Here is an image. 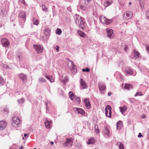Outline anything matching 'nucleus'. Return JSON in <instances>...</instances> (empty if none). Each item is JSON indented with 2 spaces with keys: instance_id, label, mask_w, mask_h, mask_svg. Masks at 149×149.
Listing matches in <instances>:
<instances>
[{
  "instance_id": "50",
  "label": "nucleus",
  "mask_w": 149,
  "mask_h": 149,
  "mask_svg": "<svg viewBox=\"0 0 149 149\" xmlns=\"http://www.w3.org/2000/svg\"><path fill=\"white\" fill-rule=\"evenodd\" d=\"M19 1L22 3L24 5L27 6L26 4L25 3L24 0H19Z\"/></svg>"
},
{
  "instance_id": "37",
  "label": "nucleus",
  "mask_w": 149,
  "mask_h": 149,
  "mask_svg": "<svg viewBox=\"0 0 149 149\" xmlns=\"http://www.w3.org/2000/svg\"><path fill=\"white\" fill-rule=\"evenodd\" d=\"M109 116L108 115V117L109 118H111V108L110 106L109 107Z\"/></svg>"
},
{
  "instance_id": "16",
  "label": "nucleus",
  "mask_w": 149,
  "mask_h": 149,
  "mask_svg": "<svg viewBox=\"0 0 149 149\" xmlns=\"http://www.w3.org/2000/svg\"><path fill=\"white\" fill-rule=\"evenodd\" d=\"M45 124L46 128L47 129H49L51 126L52 122L51 121H48L46 119Z\"/></svg>"
},
{
  "instance_id": "7",
  "label": "nucleus",
  "mask_w": 149,
  "mask_h": 149,
  "mask_svg": "<svg viewBox=\"0 0 149 149\" xmlns=\"http://www.w3.org/2000/svg\"><path fill=\"white\" fill-rule=\"evenodd\" d=\"M106 31L107 37L110 38H113L114 36L113 30L107 28L106 29Z\"/></svg>"
},
{
  "instance_id": "46",
  "label": "nucleus",
  "mask_w": 149,
  "mask_h": 149,
  "mask_svg": "<svg viewBox=\"0 0 149 149\" xmlns=\"http://www.w3.org/2000/svg\"><path fill=\"white\" fill-rule=\"evenodd\" d=\"M124 50H125V52H128V47L127 45H125Z\"/></svg>"
},
{
  "instance_id": "49",
  "label": "nucleus",
  "mask_w": 149,
  "mask_h": 149,
  "mask_svg": "<svg viewBox=\"0 0 149 149\" xmlns=\"http://www.w3.org/2000/svg\"><path fill=\"white\" fill-rule=\"evenodd\" d=\"M33 23L34 24L37 25L39 24L38 21V20H36L33 22Z\"/></svg>"
},
{
  "instance_id": "22",
  "label": "nucleus",
  "mask_w": 149,
  "mask_h": 149,
  "mask_svg": "<svg viewBox=\"0 0 149 149\" xmlns=\"http://www.w3.org/2000/svg\"><path fill=\"white\" fill-rule=\"evenodd\" d=\"M123 124L121 121H118L116 123V129L117 130H120L122 127Z\"/></svg>"
},
{
  "instance_id": "12",
  "label": "nucleus",
  "mask_w": 149,
  "mask_h": 149,
  "mask_svg": "<svg viewBox=\"0 0 149 149\" xmlns=\"http://www.w3.org/2000/svg\"><path fill=\"white\" fill-rule=\"evenodd\" d=\"M88 99L85 98L84 100L85 105L86 108L89 109L91 108V104L88 100Z\"/></svg>"
},
{
  "instance_id": "1",
  "label": "nucleus",
  "mask_w": 149,
  "mask_h": 149,
  "mask_svg": "<svg viewBox=\"0 0 149 149\" xmlns=\"http://www.w3.org/2000/svg\"><path fill=\"white\" fill-rule=\"evenodd\" d=\"M12 120L13 121L12 122V125L13 126L15 127H17L19 126L21 122L18 116L16 115H15L13 117Z\"/></svg>"
},
{
  "instance_id": "41",
  "label": "nucleus",
  "mask_w": 149,
  "mask_h": 149,
  "mask_svg": "<svg viewBox=\"0 0 149 149\" xmlns=\"http://www.w3.org/2000/svg\"><path fill=\"white\" fill-rule=\"evenodd\" d=\"M146 18L149 19V11H147L146 12Z\"/></svg>"
},
{
  "instance_id": "26",
  "label": "nucleus",
  "mask_w": 149,
  "mask_h": 149,
  "mask_svg": "<svg viewBox=\"0 0 149 149\" xmlns=\"http://www.w3.org/2000/svg\"><path fill=\"white\" fill-rule=\"evenodd\" d=\"M95 142L94 139L93 138H91L88 140L87 143L88 144H93Z\"/></svg>"
},
{
  "instance_id": "19",
  "label": "nucleus",
  "mask_w": 149,
  "mask_h": 149,
  "mask_svg": "<svg viewBox=\"0 0 149 149\" xmlns=\"http://www.w3.org/2000/svg\"><path fill=\"white\" fill-rule=\"evenodd\" d=\"M77 33L82 38H84L86 37V35L85 33L79 30L77 31Z\"/></svg>"
},
{
  "instance_id": "60",
  "label": "nucleus",
  "mask_w": 149,
  "mask_h": 149,
  "mask_svg": "<svg viewBox=\"0 0 149 149\" xmlns=\"http://www.w3.org/2000/svg\"><path fill=\"white\" fill-rule=\"evenodd\" d=\"M4 67L6 68H9V66L7 65H5L4 66Z\"/></svg>"
},
{
  "instance_id": "56",
  "label": "nucleus",
  "mask_w": 149,
  "mask_h": 149,
  "mask_svg": "<svg viewBox=\"0 0 149 149\" xmlns=\"http://www.w3.org/2000/svg\"><path fill=\"white\" fill-rule=\"evenodd\" d=\"M80 8L81 9H82L83 10H86V8L85 7H84L83 6H80Z\"/></svg>"
},
{
  "instance_id": "15",
  "label": "nucleus",
  "mask_w": 149,
  "mask_h": 149,
  "mask_svg": "<svg viewBox=\"0 0 149 149\" xmlns=\"http://www.w3.org/2000/svg\"><path fill=\"white\" fill-rule=\"evenodd\" d=\"M112 0H106L104 2V5L106 7L110 6L112 3Z\"/></svg>"
},
{
  "instance_id": "13",
  "label": "nucleus",
  "mask_w": 149,
  "mask_h": 149,
  "mask_svg": "<svg viewBox=\"0 0 149 149\" xmlns=\"http://www.w3.org/2000/svg\"><path fill=\"white\" fill-rule=\"evenodd\" d=\"M81 88L82 89H84L86 88L87 84L84 80L81 78Z\"/></svg>"
},
{
  "instance_id": "32",
  "label": "nucleus",
  "mask_w": 149,
  "mask_h": 149,
  "mask_svg": "<svg viewBox=\"0 0 149 149\" xmlns=\"http://www.w3.org/2000/svg\"><path fill=\"white\" fill-rule=\"evenodd\" d=\"M69 95L70 98L72 100H73L74 97V93L72 92H70L69 93Z\"/></svg>"
},
{
  "instance_id": "21",
  "label": "nucleus",
  "mask_w": 149,
  "mask_h": 149,
  "mask_svg": "<svg viewBox=\"0 0 149 149\" xmlns=\"http://www.w3.org/2000/svg\"><path fill=\"white\" fill-rule=\"evenodd\" d=\"M134 57L136 60L139 57V53L138 51H136L135 49L134 50Z\"/></svg>"
},
{
  "instance_id": "27",
  "label": "nucleus",
  "mask_w": 149,
  "mask_h": 149,
  "mask_svg": "<svg viewBox=\"0 0 149 149\" xmlns=\"http://www.w3.org/2000/svg\"><path fill=\"white\" fill-rule=\"evenodd\" d=\"M145 0H139V2L140 5V6L142 9H143L144 8V5L145 4V2L144 1Z\"/></svg>"
},
{
  "instance_id": "6",
  "label": "nucleus",
  "mask_w": 149,
  "mask_h": 149,
  "mask_svg": "<svg viewBox=\"0 0 149 149\" xmlns=\"http://www.w3.org/2000/svg\"><path fill=\"white\" fill-rule=\"evenodd\" d=\"M84 19L80 17L79 20H78L77 24L82 29H84L85 27V23L84 22Z\"/></svg>"
},
{
  "instance_id": "42",
  "label": "nucleus",
  "mask_w": 149,
  "mask_h": 149,
  "mask_svg": "<svg viewBox=\"0 0 149 149\" xmlns=\"http://www.w3.org/2000/svg\"><path fill=\"white\" fill-rule=\"evenodd\" d=\"M75 101L77 102L78 104H79L80 102V99L79 97H77L75 98Z\"/></svg>"
},
{
  "instance_id": "59",
  "label": "nucleus",
  "mask_w": 149,
  "mask_h": 149,
  "mask_svg": "<svg viewBox=\"0 0 149 149\" xmlns=\"http://www.w3.org/2000/svg\"><path fill=\"white\" fill-rule=\"evenodd\" d=\"M112 94V93L110 92H109L108 93V95L109 96H110Z\"/></svg>"
},
{
  "instance_id": "30",
  "label": "nucleus",
  "mask_w": 149,
  "mask_h": 149,
  "mask_svg": "<svg viewBox=\"0 0 149 149\" xmlns=\"http://www.w3.org/2000/svg\"><path fill=\"white\" fill-rule=\"evenodd\" d=\"M110 107V106L108 105H107L106 107L105 108V115L106 116H108V110L109 111V107Z\"/></svg>"
},
{
  "instance_id": "33",
  "label": "nucleus",
  "mask_w": 149,
  "mask_h": 149,
  "mask_svg": "<svg viewBox=\"0 0 149 149\" xmlns=\"http://www.w3.org/2000/svg\"><path fill=\"white\" fill-rule=\"evenodd\" d=\"M42 10L45 12H48V8L46 7V6L44 5H42Z\"/></svg>"
},
{
  "instance_id": "47",
  "label": "nucleus",
  "mask_w": 149,
  "mask_h": 149,
  "mask_svg": "<svg viewBox=\"0 0 149 149\" xmlns=\"http://www.w3.org/2000/svg\"><path fill=\"white\" fill-rule=\"evenodd\" d=\"M91 1V0H84L85 4L86 5H87V4H88V3Z\"/></svg>"
},
{
  "instance_id": "34",
  "label": "nucleus",
  "mask_w": 149,
  "mask_h": 149,
  "mask_svg": "<svg viewBox=\"0 0 149 149\" xmlns=\"http://www.w3.org/2000/svg\"><path fill=\"white\" fill-rule=\"evenodd\" d=\"M62 33L61 30L59 28H57L56 30V34L60 35Z\"/></svg>"
},
{
  "instance_id": "35",
  "label": "nucleus",
  "mask_w": 149,
  "mask_h": 149,
  "mask_svg": "<svg viewBox=\"0 0 149 149\" xmlns=\"http://www.w3.org/2000/svg\"><path fill=\"white\" fill-rule=\"evenodd\" d=\"M95 132L97 134L99 133V130L98 129V126L97 125H95Z\"/></svg>"
},
{
  "instance_id": "31",
  "label": "nucleus",
  "mask_w": 149,
  "mask_h": 149,
  "mask_svg": "<svg viewBox=\"0 0 149 149\" xmlns=\"http://www.w3.org/2000/svg\"><path fill=\"white\" fill-rule=\"evenodd\" d=\"M70 61L71 63V64L73 68V70H74V73L76 72L77 70L76 69V66L73 63L72 61H71V60H70Z\"/></svg>"
},
{
  "instance_id": "43",
  "label": "nucleus",
  "mask_w": 149,
  "mask_h": 149,
  "mask_svg": "<svg viewBox=\"0 0 149 149\" xmlns=\"http://www.w3.org/2000/svg\"><path fill=\"white\" fill-rule=\"evenodd\" d=\"M89 69L88 68H84L82 69V71L84 72L86 71L87 72H88L89 71Z\"/></svg>"
},
{
  "instance_id": "61",
  "label": "nucleus",
  "mask_w": 149,
  "mask_h": 149,
  "mask_svg": "<svg viewBox=\"0 0 149 149\" xmlns=\"http://www.w3.org/2000/svg\"><path fill=\"white\" fill-rule=\"evenodd\" d=\"M48 102V104H50V102L48 100H47V101L46 102Z\"/></svg>"
},
{
  "instance_id": "2",
  "label": "nucleus",
  "mask_w": 149,
  "mask_h": 149,
  "mask_svg": "<svg viewBox=\"0 0 149 149\" xmlns=\"http://www.w3.org/2000/svg\"><path fill=\"white\" fill-rule=\"evenodd\" d=\"M98 85L100 93L104 95V91L106 88L105 85L104 84L101 83H99Z\"/></svg>"
},
{
  "instance_id": "14",
  "label": "nucleus",
  "mask_w": 149,
  "mask_h": 149,
  "mask_svg": "<svg viewBox=\"0 0 149 149\" xmlns=\"http://www.w3.org/2000/svg\"><path fill=\"white\" fill-rule=\"evenodd\" d=\"M19 78L22 80L24 83L26 82L27 78L26 76L25 75L23 74H19Z\"/></svg>"
},
{
  "instance_id": "9",
  "label": "nucleus",
  "mask_w": 149,
  "mask_h": 149,
  "mask_svg": "<svg viewBox=\"0 0 149 149\" xmlns=\"http://www.w3.org/2000/svg\"><path fill=\"white\" fill-rule=\"evenodd\" d=\"M73 109L75 112L76 111L78 113L82 115H84L85 114V112L84 111L80 108L77 107H74Z\"/></svg>"
},
{
  "instance_id": "10",
  "label": "nucleus",
  "mask_w": 149,
  "mask_h": 149,
  "mask_svg": "<svg viewBox=\"0 0 149 149\" xmlns=\"http://www.w3.org/2000/svg\"><path fill=\"white\" fill-rule=\"evenodd\" d=\"M133 16V13L130 11H128L125 13V15L124 17V19L125 18L127 19H129L132 17Z\"/></svg>"
},
{
  "instance_id": "40",
  "label": "nucleus",
  "mask_w": 149,
  "mask_h": 149,
  "mask_svg": "<svg viewBox=\"0 0 149 149\" xmlns=\"http://www.w3.org/2000/svg\"><path fill=\"white\" fill-rule=\"evenodd\" d=\"M0 84L1 85L4 84V80L3 78L1 77H0Z\"/></svg>"
},
{
  "instance_id": "5",
  "label": "nucleus",
  "mask_w": 149,
  "mask_h": 149,
  "mask_svg": "<svg viewBox=\"0 0 149 149\" xmlns=\"http://www.w3.org/2000/svg\"><path fill=\"white\" fill-rule=\"evenodd\" d=\"M1 43L3 47L6 48H8L10 45V42L9 40L6 38L1 39Z\"/></svg>"
},
{
  "instance_id": "25",
  "label": "nucleus",
  "mask_w": 149,
  "mask_h": 149,
  "mask_svg": "<svg viewBox=\"0 0 149 149\" xmlns=\"http://www.w3.org/2000/svg\"><path fill=\"white\" fill-rule=\"evenodd\" d=\"M119 109L120 110V112H121L122 114H123L124 112L126 111L127 110V107L126 106H124L122 107H119Z\"/></svg>"
},
{
  "instance_id": "18",
  "label": "nucleus",
  "mask_w": 149,
  "mask_h": 149,
  "mask_svg": "<svg viewBox=\"0 0 149 149\" xmlns=\"http://www.w3.org/2000/svg\"><path fill=\"white\" fill-rule=\"evenodd\" d=\"M50 30L48 27H46L44 31L45 34L47 36H50Z\"/></svg>"
},
{
  "instance_id": "55",
  "label": "nucleus",
  "mask_w": 149,
  "mask_h": 149,
  "mask_svg": "<svg viewBox=\"0 0 149 149\" xmlns=\"http://www.w3.org/2000/svg\"><path fill=\"white\" fill-rule=\"evenodd\" d=\"M67 10L68 11L72 12V10L70 7H68L67 8Z\"/></svg>"
},
{
  "instance_id": "44",
  "label": "nucleus",
  "mask_w": 149,
  "mask_h": 149,
  "mask_svg": "<svg viewBox=\"0 0 149 149\" xmlns=\"http://www.w3.org/2000/svg\"><path fill=\"white\" fill-rule=\"evenodd\" d=\"M145 46L147 51L149 53V45L148 44L146 45Z\"/></svg>"
},
{
  "instance_id": "3",
  "label": "nucleus",
  "mask_w": 149,
  "mask_h": 149,
  "mask_svg": "<svg viewBox=\"0 0 149 149\" xmlns=\"http://www.w3.org/2000/svg\"><path fill=\"white\" fill-rule=\"evenodd\" d=\"M72 143L73 141L71 138H67L66 141L63 143V145L65 147H71Z\"/></svg>"
},
{
  "instance_id": "54",
  "label": "nucleus",
  "mask_w": 149,
  "mask_h": 149,
  "mask_svg": "<svg viewBox=\"0 0 149 149\" xmlns=\"http://www.w3.org/2000/svg\"><path fill=\"white\" fill-rule=\"evenodd\" d=\"M143 136L142 135V134L141 133H139L138 135V137L139 138H140L141 137H143Z\"/></svg>"
},
{
  "instance_id": "57",
  "label": "nucleus",
  "mask_w": 149,
  "mask_h": 149,
  "mask_svg": "<svg viewBox=\"0 0 149 149\" xmlns=\"http://www.w3.org/2000/svg\"><path fill=\"white\" fill-rule=\"evenodd\" d=\"M59 46H58V45L56 46L55 47V49L57 52H58L59 51Z\"/></svg>"
},
{
  "instance_id": "38",
  "label": "nucleus",
  "mask_w": 149,
  "mask_h": 149,
  "mask_svg": "<svg viewBox=\"0 0 149 149\" xmlns=\"http://www.w3.org/2000/svg\"><path fill=\"white\" fill-rule=\"evenodd\" d=\"M18 102L19 104H21L24 103V100L23 98H22L18 100Z\"/></svg>"
},
{
  "instance_id": "11",
  "label": "nucleus",
  "mask_w": 149,
  "mask_h": 149,
  "mask_svg": "<svg viewBox=\"0 0 149 149\" xmlns=\"http://www.w3.org/2000/svg\"><path fill=\"white\" fill-rule=\"evenodd\" d=\"M7 125V122L4 120L0 121V130H2L4 129Z\"/></svg>"
},
{
  "instance_id": "24",
  "label": "nucleus",
  "mask_w": 149,
  "mask_h": 149,
  "mask_svg": "<svg viewBox=\"0 0 149 149\" xmlns=\"http://www.w3.org/2000/svg\"><path fill=\"white\" fill-rule=\"evenodd\" d=\"M124 88L126 90H129L130 88H132L133 86L131 84L126 83Z\"/></svg>"
},
{
  "instance_id": "58",
  "label": "nucleus",
  "mask_w": 149,
  "mask_h": 149,
  "mask_svg": "<svg viewBox=\"0 0 149 149\" xmlns=\"http://www.w3.org/2000/svg\"><path fill=\"white\" fill-rule=\"evenodd\" d=\"M146 117V116L144 115H143L142 116H141V118H145Z\"/></svg>"
},
{
  "instance_id": "28",
  "label": "nucleus",
  "mask_w": 149,
  "mask_h": 149,
  "mask_svg": "<svg viewBox=\"0 0 149 149\" xmlns=\"http://www.w3.org/2000/svg\"><path fill=\"white\" fill-rule=\"evenodd\" d=\"M117 144L118 145L119 149H124V146L121 142H117Z\"/></svg>"
},
{
  "instance_id": "39",
  "label": "nucleus",
  "mask_w": 149,
  "mask_h": 149,
  "mask_svg": "<svg viewBox=\"0 0 149 149\" xmlns=\"http://www.w3.org/2000/svg\"><path fill=\"white\" fill-rule=\"evenodd\" d=\"M68 80V79L67 78V77H65L63 78V79L62 80V81L63 83H65L67 82Z\"/></svg>"
},
{
  "instance_id": "64",
  "label": "nucleus",
  "mask_w": 149,
  "mask_h": 149,
  "mask_svg": "<svg viewBox=\"0 0 149 149\" xmlns=\"http://www.w3.org/2000/svg\"><path fill=\"white\" fill-rule=\"evenodd\" d=\"M50 143H51V145H53L54 144V142H53V141H52V142H51Z\"/></svg>"
},
{
  "instance_id": "20",
  "label": "nucleus",
  "mask_w": 149,
  "mask_h": 149,
  "mask_svg": "<svg viewBox=\"0 0 149 149\" xmlns=\"http://www.w3.org/2000/svg\"><path fill=\"white\" fill-rule=\"evenodd\" d=\"M104 130L103 131L104 133L107 136H109L110 133L108 128L107 127H104Z\"/></svg>"
},
{
  "instance_id": "36",
  "label": "nucleus",
  "mask_w": 149,
  "mask_h": 149,
  "mask_svg": "<svg viewBox=\"0 0 149 149\" xmlns=\"http://www.w3.org/2000/svg\"><path fill=\"white\" fill-rule=\"evenodd\" d=\"M39 81L40 83H43L46 82L45 79L43 78L40 77L39 79Z\"/></svg>"
},
{
  "instance_id": "48",
  "label": "nucleus",
  "mask_w": 149,
  "mask_h": 149,
  "mask_svg": "<svg viewBox=\"0 0 149 149\" xmlns=\"http://www.w3.org/2000/svg\"><path fill=\"white\" fill-rule=\"evenodd\" d=\"M143 95L141 93L140 94V92H137L135 94L134 96H137L139 95L142 96Z\"/></svg>"
},
{
  "instance_id": "17",
  "label": "nucleus",
  "mask_w": 149,
  "mask_h": 149,
  "mask_svg": "<svg viewBox=\"0 0 149 149\" xmlns=\"http://www.w3.org/2000/svg\"><path fill=\"white\" fill-rule=\"evenodd\" d=\"M103 20L107 24H109L111 23L112 22L113 20V19H107L105 18V17H103Z\"/></svg>"
},
{
  "instance_id": "52",
  "label": "nucleus",
  "mask_w": 149,
  "mask_h": 149,
  "mask_svg": "<svg viewBox=\"0 0 149 149\" xmlns=\"http://www.w3.org/2000/svg\"><path fill=\"white\" fill-rule=\"evenodd\" d=\"M4 112L6 113H8V110L7 108H5L3 109Z\"/></svg>"
},
{
  "instance_id": "29",
  "label": "nucleus",
  "mask_w": 149,
  "mask_h": 149,
  "mask_svg": "<svg viewBox=\"0 0 149 149\" xmlns=\"http://www.w3.org/2000/svg\"><path fill=\"white\" fill-rule=\"evenodd\" d=\"M80 17L79 16L77 15H75L74 18V20L75 21V23L77 24V22H78V20L80 18Z\"/></svg>"
},
{
  "instance_id": "23",
  "label": "nucleus",
  "mask_w": 149,
  "mask_h": 149,
  "mask_svg": "<svg viewBox=\"0 0 149 149\" xmlns=\"http://www.w3.org/2000/svg\"><path fill=\"white\" fill-rule=\"evenodd\" d=\"M19 17L20 18H22L24 19L26 18V14L25 12L22 11L19 14Z\"/></svg>"
},
{
  "instance_id": "8",
  "label": "nucleus",
  "mask_w": 149,
  "mask_h": 149,
  "mask_svg": "<svg viewBox=\"0 0 149 149\" xmlns=\"http://www.w3.org/2000/svg\"><path fill=\"white\" fill-rule=\"evenodd\" d=\"M124 73L126 75H130L135 76L136 74H134L133 71L129 68H126L125 71Z\"/></svg>"
},
{
  "instance_id": "4",
  "label": "nucleus",
  "mask_w": 149,
  "mask_h": 149,
  "mask_svg": "<svg viewBox=\"0 0 149 149\" xmlns=\"http://www.w3.org/2000/svg\"><path fill=\"white\" fill-rule=\"evenodd\" d=\"M34 49L38 53H40L43 51V46L39 45H33Z\"/></svg>"
},
{
  "instance_id": "63",
  "label": "nucleus",
  "mask_w": 149,
  "mask_h": 149,
  "mask_svg": "<svg viewBox=\"0 0 149 149\" xmlns=\"http://www.w3.org/2000/svg\"><path fill=\"white\" fill-rule=\"evenodd\" d=\"M131 4H132L131 2H129V6H130L131 5Z\"/></svg>"
},
{
  "instance_id": "53",
  "label": "nucleus",
  "mask_w": 149,
  "mask_h": 149,
  "mask_svg": "<svg viewBox=\"0 0 149 149\" xmlns=\"http://www.w3.org/2000/svg\"><path fill=\"white\" fill-rule=\"evenodd\" d=\"M51 76H48L47 75H46L45 76V77L49 80L50 79V78Z\"/></svg>"
},
{
  "instance_id": "51",
  "label": "nucleus",
  "mask_w": 149,
  "mask_h": 149,
  "mask_svg": "<svg viewBox=\"0 0 149 149\" xmlns=\"http://www.w3.org/2000/svg\"><path fill=\"white\" fill-rule=\"evenodd\" d=\"M45 104H46V110L47 111L46 113H47V111L49 110L48 107V102H45Z\"/></svg>"
},
{
  "instance_id": "45",
  "label": "nucleus",
  "mask_w": 149,
  "mask_h": 149,
  "mask_svg": "<svg viewBox=\"0 0 149 149\" xmlns=\"http://www.w3.org/2000/svg\"><path fill=\"white\" fill-rule=\"evenodd\" d=\"M50 82H54V77L52 76H51L50 78V79L49 80Z\"/></svg>"
},
{
  "instance_id": "62",
  "label": "nucleus",
  "mask_w": 149,
  "mask_h": 149,
  "mask_svg": "<svg viewBox=\"0 0 149 149\" xmlns=\"http://www.w3.org/2000/svg\"><path fill=\"white\" fill-rule=\"evenodd\" d=\"M24 136L25 137H27V134H26V133H25V134H24Z\"/></svg>"
}]
</instances>
